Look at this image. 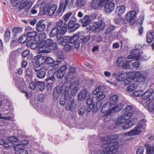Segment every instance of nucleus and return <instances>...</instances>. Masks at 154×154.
<instances>
[{"label": "nucleus", "mask_w": 154, "mask_h": 154, "mask_svg": "<svg viewBox=\"0 0 154 154\" xmlns=\"http://www.w3.org/2000/svg\"><path fill=\"white\" fill-rule=\"evenodd\" d=\"M143 92L142 90L139 91H134L132 94V96L139 97L140 96H142V94Z\"/></svg>", "instance_id": "nucleus-60"}, {"label": "nucleus", "mask_w": 154, "mask_h": 154, "mask_svg": "<svg viewBox=\"0 0 154 154\" xmlns=\"http://www.w3.org/2000/svg\"><path fill=\"white\" fill-rule=\"evenodd\" d=\"M146 122L144 119H142L139 121L138 125L135 127L132 130L128 132L125 133L124 134L125 136H131L139 134L142 131L143 127L144 126Z\"/></svg>", "instance_id": "nucleus-3"}, {"label": "nucleus", "mask_w": 154, "mask_h": 154, "mask_svg": "<svg viewBox=\"0 0 154 154\" xmlns=\"http://www.w3.org/2000/svg\"><path fill=\"white\" fill-rule=\"evenodd\" d=\"M143 106L148 108L149 111L154 112V98H151L144 100L143 103Z\"/></svg>", "instance_id": "nucleus-13"}, {"label": "nucleus", "mask_w": 154, "mask_h": 154, "mask_svg": "<svg viewBox=\"0 0 154 154\" xmlns=\"http://www.w3.org/2000/svg\"><path fill=\"white\" fill-rule=\"evenodd\" d=\"M72 14V13L71 12H69L68 13L66 14L63 17L64 20L65 22H67Z\"/></svg>", "instance_id": "nucleus-62"}, {"label": "nucleus", "mask_w": 154, "mask_h": 154, "mask_svg": "<svg viewBox=\"0 0 154 154\" xmlns=\"http://www.w3.org/2000/svg\"><path fill=\"white\" fill-rule=\"evenodd\" d=\"M68 1L69 0H65L64 2L60 3L59 8L56 13V16L58 15L62 10L63 12L64 11L68 4Z\"/></svg>", "instance_id": "nucleus-26"}, {"label": "nucleus", "mask_w": 154, "mask_h": 154, "mask_svg": "<svg viewBox=\"0 0 154 154\" xmlns=\"http://www.w3.org/2000/svg\"><path fill=\"white\" fill-rule=\"evenodd\" d=\"M76 104L74 100L69 101L66 105L65 109L67 111H74L75 110Z\"/></svg>", "instance_id": "nucleus-22"}, {"label": "nucleus", "mask_w": 154, "mask_h": 154, "mask_svg": "<svg viewBox=\"0 0 154 154\" xmlns=\"http://www.w3.org/2000/svg\"><path fill=\"white\" fill-rule=\"evenodd\" d=\"M16 86L22 92H25L26 85L22 78H15L14 79Z\"/></svg>", "instance_id": "nucleus-7"}, {"label": "nucleus", "mask_w": 154, "mask_h": 154, "mask_svg": "<svg viewBox=\"0 0 154 154\" xmlns=\"http://www.w3.org/2000/svg\"><path fill=\"white\" fill-rule=\"evenodd\" d=\"M66 25V32L67 31V23L64 22L63 23V20H61L57 21L56 23L55 27L57 28L59 30H61L64 26V25Z\"/></svg>", "instance_id": "nucleus-33"}, {"label": "nucleus", "mask_w": 154, "mask_h": 154, "mask_svg": "<svg viewBox=\"0 0 154 154\" xmlns=\"http://www.w3.org/2000/svg\"><path fill=\"white\" fill-rule=\"evenodd\" d=\"M62 91V87L60 88L59 87H57L54 88L53 95L55 98H57L59 97L61 93L63 92Z\"/></svg>", "instance_id": "nucleus-37"}, {"label": "nucleus", "mask_w": 154, "mask_h": 154, "mask_svg": "<svg viewBox=\"0 0 154 154\" xmlns=\"http://www.w3.org/2000/svg\"><path fill=\"white\" fill-rule=\"evenodd\" d=\"M130 52L136 58V60H138L141 58V54L143 52L141 50L136 48L132 49L130 51Z\"/></svg>", "instance_id": "nucleus-23"}, {"label": "nucleus", "mask_w": 154, "mask_h": 154, "mask_svg": "<svg viewBox=\"0 0 154 154\" xmlns=\"http://www.w3.org/2000/svg\"><path fill=\"white\" fill-rule=\"evenodd\" d=\"M38 59L37 62H38L39 64H41L43 63L49 64L51 66H59L61 64L62 61L57 60L55 61L53 59L50 57H45L44 56H40L37 58Z\"/></svg>", "instance_id": "nucleus-4"}, {"label": "nucleus", "mask_w": 154, "mask_h": 154, "mask_svg": "<svg viewBox=\"0 0 154 154\" xmlns=\"http://www.w3.org/2000/svg\"><path fill=\"white\" fill-rule=\"evenodd\" d=\"M147 154H154V146H151L149 144H146Z\"/></svg>", "instance_id": "nucleus-43"}, {"label": "nucleus", "mask_w": 154, "mask_h": 154, "mask_svg": "<svg viewBox=\"0 0 154 154\" xmlns=\"http://www.w3.org/2000/svg\"><path fill=\"white\" fill-rule=\"evenodd\" d=\"M87 2V0H77L76 5L78 7H82L84 6Z\"/></svg>", "instance_id": "nucleus-45"}, {"label": "nucleus", "mask_w": 154, "mask_h": 154, "mask_svg": "<svg viewBox=\"0 0 154 154\" xmlns=\"http://www.w3.org/2000/svg\"><path fill=\"white\" fill-rule=\"evenodd\" d=\"M136 120V119L133 118H131L129 121L125 122L124 124L122 126V128L123 130H126L131 127L132 125V123H131V122H133V121Z\"/></svg>", "instance_id": "nucleus-35"}, {"label": "nucleus", "mask_w": 154, "mask_h": 154, "mask_svg": "<svg viewBox=\"0 0 154 154\" xmlns=\"http://www.w3.org/2000/svg\"><path fill=\"white\" fill-rule=\"evenodd\" d=\"M152 30H150L146 33V40L148 43L151 42L154 38V22L151 23Z\"/></svg>", "instance_id": "nucleus-21"}, {"label": "nucleus", "mask_w": 154, "mask_h": 154, "mask_svg": "<svg viewBox=\"0 0 154 154\" xmlns=\"http://www.w3.org/2000/svg\"><path fill=\"white\" fill-rule=\"evenodd\" d=\"M131 61H127V59L125 57H120L118 59L116 63L118 66L124 69H128L130 67L129 63Z\"/></svg>", "instance_id": "nucleus-6"}, {"label": "nucleus", "mask_w": 154, "mask_h": 154, "mask_svg": "<svg viewBox=\"0 0 154 154\" xmlns=\"http://www.w3.org/2000/svg\"><path fill=\"white\" fill-rule=\"evenodd\" d=\"M13 148L16 154H28V151L23 149V146L20 144H16L14 146Z\"/></svg>", "instance_id": "nucleus-19"}, {"label": "nucleus", "mask_w": 154, "mask_h": 154, "mask_svg": "<svg viewBox=\"0 0 154 154\" xmlns=\"http://www.w3.org/2000/svg\"><path fill=\"white\" fill-rule=\"evenodd\" d=\"M44 20H41L36 24V30L39 32H43L45 28V24L43 23Z\"/></svg>", "instance_id": "nucleus-29"}, {"label": "nucleus", "mask_w": 154, "mask_h": 154, "mask_svg": "<svg viewBox=\"0 0 154 154\" xmlns=\"http://www.w3.org/2000/svg\"><path fill=\"white\" fill-rule=\"evenodd\" d=\"M64 51L67 52L70 51L72 48V46L69 43L66 42V44L63 45Z\"/></svg>", "instance_id": "nucleus-53"}, {"label": "nucleus", "mask_w": 154, "mask_h": 154, "mask_svg": "<svg viewBox=\"0 0 154 154\" xmlns=\"http://www.w3.org/2000/svg\"><path fill=\"white\" fill-rule=\"evenodd\" d=\"M125 6L123 5L117 7L115 11L116 15L118 16L122 15L125 12Z\"/></svg>", "instance_id": "nucleus-30"}, {"label": "nucleus", "mask_w": 154, "mask_h": 154, "mask_svg": "<svg viewBox=\"0 0 154 154\" xmlns=\"http://www.w3.org/2000/svg\"><path fill=\"white\" fill-rule=\"evenodd\" d=\"M51 6V4L49 3H46L43 2L40 5V8L41 10L43 11L44 14H46L48 12L49 9Z\"/></svg>", "instance_id": "nucleus-28"}, {"label": "nucleus", "mask_w": 154, "mask_h": 154, "mask_svg": "<svg viewBox=\"0 0 154 154\" xmlns=\"http://www.w3.org/2000/svg\"><path fill=\"white\" fill-rule=\"evenodd\" d=\"M28 40L27 37L25 35L21 36L18 39V42L21 43H23L27 41Z\"/></svg>", "instance_id": "nucleus-52"}, {"label": "nucleus", "mask_w": 154, "mask_h": 154, "mask_svg": "<svg viewBox=\"0 0 154 154\" xmlns=\"http://www.w3.org/2000/svg\"><path fill=\"white\" fill-rule=\"evenodd\" d=\"M87 104L88 105V107L86 110L88 112H90L92 108L94 107V104L93 102L92 99H89L87 101Z\"/></svg>", "instance_id": "nucleus-36"}, {"label": "nucleus", "mask_w": 154, "mask_h": 154, "mask_svg": "<svg viewBox=\"0 0 154 154\" xmlns=\"http://www.w3.org/2000/svg\"><path fill=\"white\" fill-rule=\"evenodd\" d=\"M48 47H50V49L53 50L56 49L57 48V44L51 39H48Z\"/></svg>", "instance_id": "nucleus-38"}, {"label": "nucleus", "mask_w": 154, "mask_h": 154, "mask_svg": "<svg viewBox=\"0 0 154 154\" xmlns=\"http://www.w3.org/2000/svg\"><path fill=\"white\" fill-rule=\"evenodd\" d=\"M37 86L40 91H43L44 90L45 86L44 82L41 81L38 82Z\"/></svg>", "instance_id": "nucleus-47"}, {"label": "nucleus", "mask_w": 154, "mask_h": 154, "mask_svg": "<svg viewBox=\"0 0 154 154\" xmlns=\"http://www.w3.org/2000/svg\"><path fill=\"white\" fill-rule=\"evenodd\" d=\"M132 110H133L132 106L129 105L127 106L123 111L125 112L124 114H128L130 113L131 114V116L132 115V113L131 112Z\"/></svg>", "instance_id": "nucleus-49"}, {"label": "nucleus", "mask_w": 154, "mask_h": 154, "mask_svg": "<svg viewBox=\"0 0 154 154\" xmlns=\"http://www.w3.org/2000/svg\"><path fill=\"white\" fill-rule=\"evenodd\" d=\"M91 38V36L89 35L86 36H81L80 38V41L84 43H86Z\"/></svg>", "instance_id": "nucleus-44"}, {"label": "nucleus", "mask_w": 154, "mask_h": 154, "mask_svg": "<svg viewBox=\"0 0 154 154\" xmlns=\"http://www.w3.org/2000/svg\"><path fill=\"white\" fill-rule=\"evenodd\" d=\"M66 25L65 24L62 29L59 30L56 27H54L51 31L49 35L50 37H53L55 35H57L60 34L63 35L66 32Z\"/></svg>", "instance_id": "nucleus-10"}, {"label": "nucleus", "mask_w": 154, "mask_h": 154, "mask_svg": "<svg viewBox=\"0 0 154 154\" xmlns=\"http://www.w3.org/2000/svg\"><path fill=\"white\" fill-rule=\"evenodd\" d=\"M154 90L152 89H150L148 90L146 92H144L143 94H142V98L144 100L143 101L144 103V101H146V99L150 97L154 93Z\"/></svg>", "instance_id": "nucleus-32"}, {"label": "nucleus", "mask_w": 154, "mask_h": 154, "mask_svg": "<svg viewBox=\"0 0 154 154\" xmlns=\"http://www.w3.org/2000/svg\"><path fill=\"white\" fill-rule=\"evenodd\" d=\"M68 1L69 0H65L64 2L60 3L59 8L56 13V16L58 15L62 10L63 12L64 11L68 4Z\"/></svg>", "instance_id": "nucleus-25"}, {"label": "nucleus", "mask_w": 154, "mask_h": 154, "mask_svg": "<svg viewBox=\"0 0 154 154\" xmlns=\"http://www.w3.org/2000/svg\"><path fill=\"white\" fill-rule=\"evenodd\" d=\"M22 29L20 27H15L13 28V32L14 35H15L16 34L20 33L22 32Z\"/></svg>", "instance_id": "nucleus-56"}, {"label": "nucleus", "mask_w": 154, "mask_h": 154, "mask_svg": "<svg viewBox=\"0 0 154 154\" xmlns=\"http://www.w3.org/2000/svg\"><path fill=\"white\" fill-rule=\"evenodd\" d=\"M91 94L88 92L87 90L86 89H84L81 91L78 94V99L79 100L83 101L87 100L90 98Z\"/></svg>", "instance_id": "nucleus-11"}, {"label": "nucleus", "mask_w": 154, "mask_h": 154, "mask_svg": "<svg viewBox=\"0 0 154 154\" xmlns=\"http://www.w3.org/2000/svg\"><path fill=\"white\" fill-rule=\"evenodd\" d=\"M66 68L67 67L65 66L64 65L61 66L58 70L57 72L55 73L56 75L57 76V77H63Z\"/></svg>", "instance_id": "nucleus-31"}, {"label": "nucleus", "mask_w": 154, "mask_h": 154, "mask_svg": "<svg viewBox=\"0 0 154 154\" xmlns=\"http://www.w3.org/2000/svg\"><path fill=\"white\" fill-rule=\"evenodd\" d=\"M95 40L97 42H102L103 41V38L100 36H93L92 38V41H94Z\"/></svg>", "instance_id": "nucleus-55"}, {"label": "nucleus", "mask_w": 154, "mask_h": 154, "mask_svg": "<svg viewBox=\"0 0 154 154\" xmlns=\"http://www.w3.org/2000/svg\"><path fill=\"white\" fill-rule=\"evenodd\" d=\"M57 8V6L55 5H52L51 6L49 9L48 10V12H47L48 15L50 16L53 15L55 13V11L56 10Z\"/></svg>", "instance_id": "nucleus-40"}, {"label": "nucleus", "mask_w": 154, "mask_h": 154, "mask_svg": "<svg viewBox=\"0 0 154 154\" xmlns=\"http://www.w3.org/2000/svg\"><path fill=\"white\" fill-rule=\"evenodd\" d=\"M116 137H105L102 139L103 141H107V142L103 143L102 145L104 154H115L118 151V143L114 142L116 138H118V135H117Z\"/></svg>", "instance_id": "nucleus-1"}, {"label": "nucleus", "mask_w": 154, "mask_h": 154, "mask_svg": "<svg viewBox=\"0 0 154 154\" xmlns=\"http://www.w3.org/2000/svg\"><path fill=\"white\" fill-rule=\"evenodd\" d=\"M11 3L14 7H17V5L21 3L23 0H11Z\"/></svg>", "instance_id": "nucleus-54"}, {"label": "nucleus", "mask_w": 154, "mask_h": 154, "mask_svg": "<svg viewBox=\"0 0 154 154\" xmlns=\"http://www.w3.org/2000/svg\"><path fill=\"white\" fill-rule=\"evenodd\" d=\"M132 66L136 69L141 68L142 67V66L140 64V62L138 61L133 62L132 63Z\"/></svg>", "instance_id": "nucleus-61"}, {"label": "nucleus", "mask_w": 154, "mask_h": 154, "mask_svg": "<svg viewBox=\"0 0 154 154\" xmlns=\"http://www.w3.org/2000/svg\"><path fill=\"white\" fill-rule=\"evenodd\" d=\"M114 29V26L113 25H111L106 29L105 33L106 34H107L113 31Z\"/></svg>", "instance_id": "nucleus-59"}, {"label": "nucleus", "mask_w": 154, "mask_h": 154, "mask_svg": "<svg viewBox=\"0 0 154 154\" xmlns=\"http://www.w3.org/2000/svg\"><path fill=\"white\" fill-rule=\"evenodd\" d=\"M57 60H63L64 59L63 53L62 51H59L57 52Z\"/></svg>", "instance_id": "nucleus-50"}, {"label": "nucleus", "mask_w": 154, "mask_h": 154, "mask_svg": "<svg viewBox=\"0 0 154 154\" xmlns=\"http://www.w3.org/2000/svg\"><path fill=\"white\" fill-rule=\"evenodd\" d=\"M118 107H117V105L112 107L105 114L104 116H108L111 113L119 112V111L118 110Z\"/></svg>", "instance_id": "nucleus-42"}, {"label": "nucleus", "mask_w": 154, "mask_h": 154, "mask_svg": "<svg viewBox=\"0 0 154 154\" xmlns=\"http://www.w3.org/2000/svg\"><path fill=\"white\" fill-rule=\"evenodd\" d=\"M65 83H67V84L66 85V87H69L70 89L71 88H72L71 90V94L72 96H73L76 93L77 91L79 90L80 88V87H79V80H77L75 81V82L72 83L71 85L70 84H69V83L67 82H66ZM70 90V89H69ZM69 90L68 91H69Z\"/></svg>", "instance_id": "nucleus-14"}, {"label": "nucleus", "mask_w": 154, "mask_h": 154, "mask_svg": "<svg viewBox=\"0 0 154 154\" xmlns=\"http://www.w3.org/2000/svg\"><path fill=\"white\" fill-rule=\"evenodd\" d=\"M44 99V96L43 94H40L38 95L37 97V101L34 103L31 102L32 105L35 109L38 110L41 109L42 106L41 102H42Z\"/></svg>", "instance_id": "nucleus-15"}, {"label": "nucleus", "mask_w": 154, "mask_h": 154, "mask_svg": "<svg viewBox=\"0 0 154 154\" xmlns=\"http://www.w3.org/2000/svg\"><path fill=\"white\" fill-rule=\"evenodd\" d=\"M133 81L142 84L146 81V78H127L124 80V82L125 85H128Z\"/></svg>", "instance_id": "nucleus-8"}, {"label": "nucleus", "mask_w": 154, "mask_h": 154, "mask_svg": "<svg viewBox=\"0 0 154 154\" xmlns=\"http://www.w3.org/2000/svg\"><path fill=\"white\" fill-rule=\"evenodd\" d=\"M101 87H98L93 91V94L96 96L98 100H101L104 98L106 96L103 91H101Z\"/></svg>", "instance_id": "nucleus-17"}, {"label": "nucleus", "mask_w": 154, "mask_h": 154, "mask_svg": "<svg viewBox=\"0 0 154 154\" xmlns=\"http://www.w3.org/2000/svg\"><path fill=\"white\" fill-rule=\"evenodd\" d=\"M104 5V10L107 13H110L114 10L115 7V3L111 0H106Z\"/></svg>", "instance_id": "nucleus-9"}, {"label": "nucleus", "mask_w": 154, "mask_h": 154, "mask_svg": "<svg viewBox=\"0 0 154 154\" xmlns=\"http://www.w3.org/2000/svg\"><path fill=\"white\" fill-rule=\"evenodd\" d=\"M5 40L6 41L9 40L10 38V32L9 31H6L5 32L4 35Z\"/></svg>", "instance_id": "nucleus-64"}, {"label": "nucleus", "mask_w": 154, "mask_h": 154, "mask_svg": "<svg viewBox=\"0 0 154 154\" xmlns=\"http://www.w3.org/2000/svg\"><path fill=\"white\" fill-rule=\"evenodd\" d=\"M116 104L115 102H112L109 101L107 102L103 105L101 110V112H107L110 109L109 108L112 106Z\"/></svg>", "instance_id": "nucleus-24"}, {"label": "nucleus", "mask_w": 154, "mask_h": 154, "mask_svg": "<svg viewBox=\"0 0 154 154\" xmlns=\"http://www.w3.org/2000/svg\"><path fill=\"white\" fill-rule=\"evenodd\" d=\"M31 2L29 0H26L21 4L19 7V9L21 10L23 8H29L30 7Z\"/></svg>", "instance_id": "nucleus-34"}, {"label": "nucleus", "mask_w": 154, "mask_h": 154, "mask_svg": "<svg viewBox=\"0 0 154 154\" xmlns=\"http://www.w3.org/2000/svg\"><path fill=\"white\" fill-rule=\"evenodd\" d=\"M67 84V83H65L62 86V92L63 94H64V96H62L61 97L60 100V105L63 106L65 105L66 100L68 98H70L69 94L68 91L69 90L70 88L69 87H66Z\"/></svg>", "instance_id": "nucleus-5"}, {"label": "nucleus", "mask_w": 154, "mask_h": 154, "mask_svg": "<svg viewBox=\"0 0 154 154\" xmlns=\"http://www.w3.org/2000/svg\"><path fill=\"white\" fill-rule=\"evenodd\" d=\"M76 71V69L73 67H70L68 72L66 74L67 76H72L75 73Z\"/></svg>", "instance_id": "nucleus-48"}, {"label": "nucleus", "mask_w": 154, "mask_h": 154, "mask_svg": "<svg viewBox=\"0 0 154 154\" xmlns=\"http://www.w3.org/2000/svg\"><path fill=\"white\" fill-rule=\"evenodd\" d=\"M136 15V12L134 11H131L127 12L125 15V18L127 21L130 23L134 21Z\"/></svg>", "instance_id": "nucleus-20"}, {"label": "nucleus", "mask_w": 154, "mask_h": 154, "mask_svg": "<svg viewBox=\"0 0 154 154\" xmlns=\"http://www.w3.org/2000/svg\"><path fill=\"white\" fill-rule=\"evenodd\" d=\"M137 87V84H133L128 87L127 88V90L128 91H132L136 89Z\"/></svg>", "instance_id": "nucleus-51"}, {"label": "nucleus", "mask_w": 154, "mask_h": 154, "mask_svg": "<svg viewBox=\"0 0 154 154\" xmlns=\"http://www.w3.org/2000/svg\"><path fill=\"white\" fill-rule=\"evenodd\" d=\"M106 1V0H93L91 4V7L94 9L103 7Z\"/></svg>", "instance_id": "nucleus-18"}, {"label": "nucleus", "mask_w": 154, "mask_h": 154, "mask_svg": "<svg viewBox=\"0 0 154 154\" xmlns=\"http://www.w3.org/2000/svg\"><path fill=\"white\" fill-rule=\"evenodd\" d=\"M79 38V36L77 34L73 35L70 39L69 42L71 43H76Z\"/></svg>", "instance_id": "nucleus-46"}, {"label": "nucleus", "mask_w": 154, "mask_h": 154, "mask_svg": "<svg viewBox=\"0 0 154 154\" xmlns=\"http://www.w3.org/2000/svg\"><path fill=\"white\" fill-rule=\"evenodd\" d=\"M146 74L145 71L127 72L121 71L113 73L112 76L116 77H146Z\"/></svg>", "instance_id": "nucleus-2"}, {"label": "nucleus", "mask_w": 154, "mask_h": 154, "mask_svg": "<svg viewBox=\"0 0 154 154\" xmlns=\"http://www.w3.org/2000/svg\"><path fill=\"white\" fill-rule=\"evenodd\" d=\"M46 74L45 71L42 70L38 72L37 73V77H45Z\"/></svg>", "instance_id": "nucleus-63"}, {"label": "nucleus", "mask_w": 154, "mask_h": 154, "mask_svg": "<svg viewBox=\"0 0 154 154\" xmlns=\"http://www.w3.org/2000/svg\"><path fill=\"white\" fill-rule=\"evenodd\" d=\"M37 33L36 32H29L27 33V37L33 38L36 36Z\"/></svg>", "instance_id": "nucleus-57"}, {"label": "nucleus", "mask_w": 154, "mask_h": 154, "mask_svg": "<svg viewBox=\"0 0 154 154\" xmlns=\"http://www.w3.org/2000/svg\"><path fill=\"white\" fill-rule=\"evenodd\" d=\"M105 26V23L101 20L94 23L92 25L93 30L98 32L102 31L104 28Z\"/></svg>", "instance_id": "nucleus-16"}, {"label": "nucleus", "mask_w": 154, "mask_h": 154, "mask_svg": "<svg viewBox=\"0 0 154 154\" xmlns=\"http://www.w3.org/2000/svg\"><path fill=\"white\" fill-rule=\"evenodd\" d=\"M131 117V114L130 113L128 114H124L120 116L116 119V124L117 125H121L126 122Z\"/></svg>", "instance_id": "nucleus-12"}, {"label": "nucleus", "mask_w": 154, "mask_h": 154, "mask_svg": "<svg viewBox=\"0 0 154 154\" xmlns=\"http://www.w3.org/2000/svg\"><path fill=\"white\" fill-rule=\"evenodd\" d=\"M26 80L27 81H29V87L30 89L32 90H34L36 88V83L35 81L33 82L32 78H27Z\"/></svg>", "instance_id": "nucleus-39"}, {"label": "nucleus", "mask_w": 154, "mask_h": 154, "mask_svg": "<svg viewBox=\"0 0 154 154\" xmlns=\"http://www.w3.org/2000/svg\"><path fill=\"white\" fill-rule=\"evenodd\" d=\"M47 48H46L44 45H41V43L40 42L38 48V51L39 53H48V51L46 49Z\"/></svg>", "instance_id": "nucleus-41"}, {"label": "nucleus", "mask_w": 154, "mask_h": 154, "mask_svg": "<svg viewBox=\"0 0 154 154\" xmlns=\"http://www.w3.org/2000/svg\"><path fill=\"white\" fill-rule=\"evenodd\" d=\"M91 19L90 17L87 15L84 16L82 19H80V23H82V26L83 27H86L91 22Z\"/></svg>", "instance_id": "nucleus-27"}, {"label": "nucleus", "mask_w": 154, "mask_h": 154, "mask_svg": "<svg viewBox=\"0 0 154 154\" xmlns=\"http://www.w3.org/2000/svg\"><path fill=\"white\" fill-rule=\"evenodd\" d=\"M119 97L118 96L116 95H114L111 96L109 98V102H114L116 103V101L118 99Z\"/></svg>", "instance_id": "nucleus-58"}]
</instances>
